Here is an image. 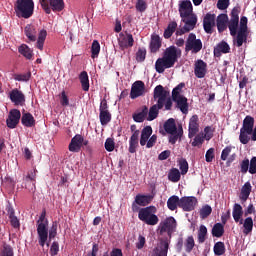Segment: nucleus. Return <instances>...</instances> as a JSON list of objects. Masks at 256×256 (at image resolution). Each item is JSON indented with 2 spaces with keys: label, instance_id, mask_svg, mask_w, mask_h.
<instances>
[{
  "label": "nucleus",
  "instance_id": "28",
  "mask_svg": "<svg viewBox=\"0 0 256 256\" xmlns=\"http://www.w3.org/2000/svg\"><path fill=\"white\" fill-rule=\"evenodd\" d=\"M140 131H136L135 133H132V136L129 140V153H137V147H139V135Z\"/></svg>",
  "mask_w": 256,
  "mask_h": 256
},
{
  "label": "nucleus",
  "instance_id": "2",
  "mask_svg": "<svg viewBox=\"0 0 256 256\" xmlns=\"http://www.w3.org/2000/svg\"><path fill=\"white\" fill-rule=\"evenodd\" d=\"M167 95H169V92L165 90L163 85H157L154 88L153 99L157 101V103L152 105L148 110L147 121H155V119L159 117V110L163 109Z\"/></svg>",
  "mask_w": 256,
  "mask_h": 256
},
{
  "label": "nucleus",
  "instance_id": "50",
  "mask_svg": "<svg viewBox=\"0 0 256 256\" xmlns=\"http://www.w3.org/2000/svg\"><path fill=\"white\" fill-rule=\"evenodd\" d=\"M58 227H59V225H58L57 221L52 222V226L48 230L49 243H51L52 239H55L57 237V229H58Z\"/></svg>",
  "mask_w": 256,
  "mask_h": 256
},
{
  "label": "nucleus",
  "instance_id": "39",
  "mask_svg": "<svg viewBox=\"0 0 256 256\" xmlns=\"http://www.w3.org/2000/svg\"><path fill=\"white\" fill-rule=\"evenodd\" d=\"M79 81L81 83V87L83 91H89V74H87V71H82L79 75Z\"/></svg>",
  "mask_w": 256,
  "mask_h": 256
},
{
  "label": "nucleus",
  "instance_id": "55",
  "mask_svg": "<svg viewBox=\"0 0 256 256\" xmlns=\"http://www.w3.org/2000/svg\"><path fill=\"white\" fill-rule=\"evenodd\" d=\"M179 169L181 171V175H187L189 171V163L186 159H181L179 161Z\"/></svg>",
  "mask_w": 256,
  "mask_h": 256
},
{
  "label": "nucleus",
  "instance_id": "31",
  "mask_svg": "<svg viewBox=\"0 0 256 256\" xmlns=\"http://www.w3.org/2000/svg\"><path fill=\"white\" fill-rule=\"evenodd\" d=\"M134 201L140 207H147V205H149L151 203V201H153V196L137 194Z\"/></svg>",
  "mask_w": 256,
  "mask_h": 256
},
{
  "label": "nucleus",
  "instance_id": "41",
  "mask_svg": "<svg viewBox=\"0 0 256 256\" xmlns=\"http://www.w3.org/2000/svg\"><path fill=\"white\" fill-rule=\"evenodd\" d=\"M99 119H100L101 125L103 126L109 125L112 119L111 112H109V110L100 111Z\"/></svg>",
  "mask_w": 256,
  "mask_h": 256
},
{
  "label": "nucleus",
  "instance_id": "42",
  "mask_svg": "<svg viewBox=\"0 0 256 256\" xmlns=\"http://www.w3.org/2000/svg\"><path fill=\"white\" fill-rule=\"evenodd\" d=\"M247 35H248V32H245L243 30H238V33L236 36V47H243V43H247Z\"/></svg>",
  "mask_w": 256,
  "mask_h": 256
},
{
  "label": "nucleus",
  "instance_id": "62",
  "mask_svg": "<svg viewBox=\"0 0 256 256\" xmlns=\"http://www.w3.org/2000/svg\"><path fill=\"white\" fill-rule=\"evenodd\" d=\"M104 147L106 151L111 153V151L115 150V141H113V138H107L104 144Z\"/></svg>",
  "mask_w": 256,
  "mask_h": 256
},
{
  "label": "nucleus",
  "instance_id": "44",
  "mask_svg": "<svg viewBox=\"0 0 256 256\" xmlns=\"http://www.w3.org/2000/svg\"><path fill=\"white\" fill-rule=\"evenodd\" d=\"M45 39H47V30L42 29L39 32L38 40H37V43H36V47L40 51H43V45H45Z\"/></svg>",
  "mask_w": 256,
  "mask_h": 256
},
{
  "label": "nucleus",
  "instance_id": "63",
  "mask_svg": "<svg viewBox=\"0 0 256 256\" xmlns=\"http://www.w3.org/2000/svg\"><path fill=\"white\" fill-rule=\"evenodd\" d=\"M205 143V138L201 135H196L192 142V147H201Z\"/></svg>",
  "mask_w": 256,
  "mask_h": 256
},
{
  "label": "nucleus",
  "instance_id": "61",
  "mask_svg": "<svg viewBox=\"0 0 256 256\" xmlns=\"http://www.w3.org/2000/svg\"><path fill=\"white\" fill-rule=\"evenodd\" d=\"M213 159H215V148H210L205 154L206 163H212Z\"/></svg>",
  "mask_w": 256,
  "mask_h": 256
},
{
  "label": "nucleus",
  "instance_id": "60",
  "mask_svg": "<svg viewBox=\"0 0 256 256\" xmlns=\"http://www.w3.org/2000/svg\"><path fill=\"white\" fill-rule=\"evenodd\" d=\"M136 10L139 11V13H145V11H147V2H145V0H137Z\"/></svg>",
  "mask_w": 256,
  "mask_h": 256
},
{
  "label": "nucleus",
  "instance_id": "17",
  "mask_svg": "<svg viewBox=\"0 0 256 256\" xmlns=\"http://www.w3.org/2000/svg\"><path fill=\"white\" fill-rule=\"evenodd\" d=\"M119 47L122 51L125 49H129V47H133L135 45V39L133 38V34L127 33L125 35H121L118 40Z\"/></svg>",
  "mask_w": 256,
  "mask_h": 256
},
{
  "label": "nucleus",
  "instance_id": "57",
  "mask_svg": "<svg viewBox=\"0 0 256 256\" xmlns=\"http://www.w3.org/2000/svg\"><path fill=\"white\" fill-rule=\"evenodd\" d=\"M230 0H218L216 7L219 9V11H225L226 9H229Z\"/></svg>",
  "mask_w": 256,
  "mask_h": 256
},
{
  "label": "nucleus",
  "instance_id": "54",
  "mask_svg": "<svg viewBox=\"0 0 256 256\" xmlns=\"http://www.w3.org/2000/svg\"><path fill=\"white\" fill-rule=\"evenodd\" d=\"M213 133H215V128L211 127V126H206L204 128V139L206 141H211V139H213Z\"/></svg>",
  "mask_w": 256,
  "mask_h": 256
},
{
  "label": "nucleus",
  "instance_id": "47",
  "mask_svg": "<svg viewBox=\"0 0 256 256\" xmlns=\"http://www.w3.org/2000/svg\"><path fill=\"white\" fill-rule=\"evenodd\" d=\"M100 52H101V44H99V41L94 40L91 46V58L97 59V57H99Z\"/></svg>",
  "mask_w": 256,
  "mask_h": 256
},
{
  "label": "nucleus",
  "instance_id": "58",
  "mask_svg": "<svg viewBox=\"0 0 256 256\" xmlns=\"http://www.w3.org/2000/svg\"><path fill=\"white\" fill-rule=\"evenodd\" d=\"M0 256H13V247H11V245L4 244Z\"/></svg>",
  "mask_w": 256,
  "mask_h": 256
},
{
  "label": "nucleus",
  "instance_id": "25",
  "mask_svg": "<svg viewBox=\"0 0 256 256\" xmlns=\"http://www.w3.org/2000/svg\"><path fill=\"white\" fill-rule=\"evenodd\" d=\"M162 41L161 37L157 34H153L151 36L150 44H149V49L151 53H158L159 49L162 47Z\"/></svg>",
  "mask_w": 256,
  "mask_h": 256
},
{
  "label": "nucleus",
  "instance_id": "24",
  "mask_svg": "<svg viewBox=\"0 0 256 256\" xmlns=\"http://www.w3.org/2000/svg\"><path fill=\"white\" fill-rule=\"evenodd\" d=\"M229 21V16L227 14H220L216 18V27L218 33H223L227 31V23Z\"/></svg>",
  "mask_w": 256,
  "mask_h": 256
},
{
  "label": "nucleus",
  "instance_id": "11",
  "mask_svg": "<svg viewBox=\"0 0 256 256\" xmlns=\"http://www.w3.org/2000/svg\"><path fill=\"white\" fill-rule=\"evenodd\" d=\"M158 229L160 235H163V233H167L168 237H171V235L175 233V229H177V220H175L173 216L167 217L159 224Z\"/></svg>",
  "mask_w": 256,
  "mask_h": 256
},
{
  "label": "nucleus",
  "instance_id": "19",
  "mask_svg": "<svg viewBox=\"0 0 256 256\" xmlns=\"http://www.w3.org/2000/svg\"><path fill=\"white\" fill-rule=\"evenodd\" d=\"M83 147V136L81 134H76L68 146V149L71 153H79Z\"/></svg>",
  "mask_w": 256,
  "mask_h": 256
},
{
  "label": "nucleus",
  "instance_id": "1",
  "mask_svg": "<svg viewBox=\"0 0 256 256\" xmlns=\"http://www.w3.org/2000/svg\"><path fill=\"white\" fill-rule=\"evenodd\" d=\"M181 49L176 46H170L165 49L162 58H158L155 62V70L157 73H165V69L175 67V63L181 59Z\"/></svg>",
  "mask_w": 256,
  "mask_h": 256
},
{
  "label": "nucleus",
  "instance_id": "6",
  "mask_svg": "<svg viewBox=\"0 0 256 256\" xmlns=\"http://www.w3.org/2000/svg\"><path fill=\"white\" fill-rule=\"evenodd\" d=\"M253 129H255V118L251 115H247L240 129L239 141L242 145H247L249 141H251V136L249 135L253 133Z\"/></svg>",
  "mask_w": 256,
  "mask_h": 256
},
{
  "label": "nucleus",
  "instance_id": "45",
  "mask_svg": "<svg viewBox=\"0 0 256 256\" xmlns=\"http://www.w3.org/2000/svg\"><path fill=\"white\" fill-rule=\"evenodd\" d=\"M26 183H29V181L32 183V188L31 189H35V183L37 181V169H32L29 170L26 178H25Z\"/></svg>",
  "mask_w": 256,
  "mask_h": 256
},
{
  "label": "nucleus",
  "instance_id": "38",
  "mask_svg": "<svg viewBox=\"0 0 256 256\" xmlns=\"http://www.w3.org/2000/svg\"><path fill=\"white\" fill-rule=\"evenodd\" d=\"M175 31H177V23L175 21H172L168 24L167 28L164 30V34H163L164 39H171Z\"/></svg>",
  "mask_w": 256,
  "mask_h": 256
},
{
  "label": "nucleus",
  "instance_id": "7",
  "mask_svg": "<svg viewBox=\"0 0 256 256\" xmlns=\"http://www.w3.org/2000/svg\"><path fill=\"white\" fill-rule=\"evenodd\" d=\"M156 213L157 208L155 206L140 208L138 213V219L146 225L155 226L157 225V223H159V217L155 215Z\"/></svg>",
  "mask_w": 256,
  "mask_h": 256
},
{
  "label": "nucleus",
  "instance_id": "4",
  "mask_svg": "<svg viewBox=\"0 0 256 256\" xmlns=\"http://www.w3.org/2000/svg\"><path fill=\"white\" fill-rule=\"evenodd\" d=\"M34 10L35 2L33 0H17L14 4V11L17 17H22L23 19L33 17Z\"/></svg>",
  "mask_w": 256,
  "mask_h": 256
},
{
  "label": "nucleus",
  "instance_id": "37",
  "mask_svg": "<svg viewBox=\"0 0 256 256\" xmlns=\"http://www.w3.org/2000/svg\"><path fill=\"white\" fill-rule=\"evenodd\" d=\"M252 189L253 187L251 186V182H245L241 189L240 199H242V201H247L249 199V195H251Z\"/></svg>",
  "mask_w": 256,
  "mask_h": 256
},
{
  "label": "nucleus",
  "instance_id": "18",
  "mask_svg": "<svg viewBox=\"0 0 256 256\" xmlns=\"http://www.w3.org/2000/svg\"><path fill=\"white\" fill-rule=\"evenodd\" d=\"M194 75L197 79H203L207 75V63L199 59L194 64Z\"/></svg>",
  "mask_w": 256,
  "mask_h": 256
},
{
  "label": "nucleus",
  "instance_id": "30",
  "mask_svg": "<svg viewBox=\"0 0 256 256\" xmlns=\"http://www.w3.org/2000/svg\"><path fill=\"white\" fill-rule=\"evenodd\" d=\"M153 135V128L151 126H145L141 131L140 136V145L141 147H145L147 145V141H149V137Z\"/></svg>",
  "mask_w": 256,
  "mask_h": 256
},
{
  "label": "nucleus",
  "instance_id": "46",
  "mask_svg": "<svg viewBox=\"0 0 256 256\" xmlns=\"http://www.w3.org/2000/svg\"><path fill=\"white\" fill-rule=\"evenodd\" d=\"M198 243L203 244L207 241V226L200 225L198 230Z\"/></svg>",
  "mask_w": 256,
  "mask_h": 256
},
{
  "label": "nucleus",
  "instance_id": "48",
  "mask_svg": "<svg viewBox=\"0 0 256 256\" xmlns=\"http://www.w3.org/2000/svg\"><path fill=\"white\" fill-rule=\"evenodd\" d=\"M213 251H214V255H217V256L225 255V251H226L225 243L221 241L216 242L214 244Z\"/></svg>",
  "mask_w": 256,
  "mask_h": 256
},
{
  "label": "nucleus",
  "instance_id": "32",
  "mask_svg": "<svg viewBox=\"0 0 256 256\" xmlns=\"http://www.w3.org/2000/svg\"><path fill=\"white\" fill-rule=\"evenodd\" d=\"M24 32L29 41H37V28L35 25L28 24L24 28Z\"/></svg>",
  "mask_w": 256,
  "mask_h": 256
},
{
  "label": "nucleus",
  "instance_id": "8",
  "mask_svg": "<svg viewBox=\"0 0 256 256\" xmlns=\"http://www.w3.org/2000/svg\"><path fill=\"white\" fill-rule=\"evenodd\" d=\"M178 11L181 21L197 22V14L193 13V4L191 3V0L179 1Z\"/></svg>",
  "mask_w": 256,
  "mask_h": 256
},
{
  "label": "nucleus",
  "instance_id": "10",
  "mask_svg": "<svg viewBox=\"0 0 256 256\" xmlns=\"http://www.w3.org/2000/svg\"><path fill=\"white\" fill-rule=\"evenodd\" d=\"M203 49V42L201 39H197V35L195 33H190L185 43V52L197 54Z\"/></svg>",
  "mask_w": 256,
  "mask_h": 256
},
{
  "label": "nucleus",
  "instance_id": "36",
  "mask_svg": "<svg viewBox=\"0 0 256 256\" xmlns=\"http://www.w3.org/2000/svg\"><path fill=\"white\" fill-rule=\"evenodd\" d=\"M18 52L20 53V55L25 57V59H28V60L33 59V50H31V48H29L27 44L20 45L18 47Z\"/></svg>",
  "mask_w": 256,
  "mask_h": 256
},
{
  "label": "nucleus",
  "instance_id": "15",
  "mask_svg": "<svg viewBox=\"0 0 256 256\" xmlns=\"http://www.w3.org/2000/svg\"><path fill=\"white\" fill-rule=\"evenodd\" d=\"M217 16L208 12L203 18V29L205 33L211 35L213 33V27H215V21Z\"/></svg>",
  "mask_w": 256,
  "mask_h": 256
},
{
  "label": "nucleus",
  "instance_id": "40",
  "mask_svg": "<svg viewBox=\"0 0 256 256\" xmlns=\"http://www.w3.org/2000/svg\"><path fill=\"white\" fill-rule=\"evenodd\" d=\"M225 233V226L222 223H216L214 224L213 228H212V236L213 237H223Z\"/></svg>",
  "mask_w": 256,
  "mask_h": 256
},
{
  "label": "nucleus",
  "instance_id": "35",
  "mask_svg": "<svg viewBox=\"0 0 256 256\" xmlns=\"http://www.w3.org/2000/svg\"><path fill=\"white\" fill-rule=\"evenodd\" d=\"M243 230L242 233L243 235H251L253 233V218L252 217H247L245 220H243Z\"/></svg>",
  "mask_w": 256,
  "mask_h": 256
},
{
  "label": "nucleus",
  "instance_id": "21",
  "mask_svg": "<svg viewBox=\"0 0 256 256\" xmlns=\"http://www.w3.org/2000/svg\"><path fill=\"white\" fill-rule=\"evenodd\" d=\"M188 137L189 139H193L194 135L199 133V116L196 114L193 115L189 120V129H188Z\"/></svg>",
  "mask_w": 256,
  "mask_h": 256
},
{
  "label": "nucleus",
  "instance_id": "43",
  "mask_svg": "<svg viewBox=\"0 0 256 256\" xmlns=\"http://www.w3.org/2000/svg\"><path fill=\"white\" fill-rule=\"evenodd\" d=\"M168 179L172 183H179L181 181V172H179V169L172 168L168 174Z\"/></svg>",
  "mask_w": 256,
  "mask_h": 256
},
{
  "label": "nucleus",
  "instance_id": "22",
  "mask_svg": "<svg viewBox=\"0 0 256 256\" xmlns=\"http://www.w3.org/2000/svg\"><path fill=\"white\" fill-rule=\"evenodd\" d=\"M6 213L10 219V225H12L14 229H19L21 227V223L19 222V218L15 216V209L11 204L6 206Z\"/></svg>",
  "mask_w": 256,
  "mask_h": 256
},
{
  "label": "nucleus",
  "instance_id": "14",
  "mask_svg": "<svg viewBox=\"0 0 256 256\" xmlns=\"http://www.w3.org/2000/svg\"><path fill=\"white\" fill-rule=\"evenodd\" d=\"M145 95V82L138 80L132 84L130 91V99H137Z\"/></svg>",
  "mask_w": 256,
  "mask_h": 256
},
{
  "label": "nucleus",
  "instance_id": "27",
  "mask_svg": "<svg viewBox=\"0 0 256 256\" xmlns=\"http://www.w3.org/2000/svg\"><path fill=\"white\" fill-rule=\"evenodd\" d=\"M167 253H169V240L161 239L160 250L159 248H155L154 254L152 256H167Z\"/></svg>",
  "mask_w": 256,
  "mask_h": 256
},
{
  "label": "nucleus",
  "instance_id": "23",
  "mask_svg": "<svg viewBox=\"0 0 256 256\" xmlns=\"http://www.w3.org/2000/svg\"><path fill=\"white\" fill-rule=\"evenodd\" d=\"M184 23V26L180 29L176 30V35L181 36L185 35V33H189V31H193L195 29L197 22L195 20H181Z\"/></svg>",
  "mask_w": 256,
  "mask_h": 256
},
{
  "label": "nucleus",
  "instance_id": "5",
  "mask_svg": "<svg viewBox=\"0 0 256 256\" xmlns=\"http://www.w3.org/2000/svg\"><path fill=\"white\" fill-rule=\"evenodd\" d=\"M164 131L169 135L168 140L171 145H175L183 137V126L177 128L175 119L170 118L164 123Z\"/></svg>",
  "mask_w": 256,
  "mask_h": 256
},
{
  "label": "nucleus",
  "instance_id": "13",
  "mask_svg": "<svg viewBox=\"0 0 256 256\" xmlns=\"http://www.w3.org/2000/svg\"><path fill=\"white\" fill-rule=\"evenodd\" d=\"M9 99L14 105H19L20 107L25 105V94L17 88H14L9 92Z\"/></svg>",
  "mask_w": 256,
  "mask_h": 256
},
{
  "label": "nucleus",
  "instance_id": "59",
  "mask_svg": "<svg viewBox=\"0 0 256 256\" xmlns=\"http://www.w3.org/2000/svg\"><path fill=\"white\" fill-rule=\"evenodd\" d=\"M15 81H29L31 79V72L24 74H14Z\"/></svg>",
  "mask_w": 256,
  "mask_h": 256
},
{
  "label": "nucleus",
  "instance_id": "34",
  "mask_svg": "<svg viewBox=\"0 0 256 256\" xmlns=\"http://www.w3.org/2000/svg\"><path fill=\"white\" fill-rule=\"evenodd\" d=\"M167 207L170 211H175L177 207H181V199L177 195H173L167 200Z\"/></svg>",
  "mask_w": 256,
  "mask_h": 256
},
{
  "label": "nucleus",
  "instance_id": "51",
  "mask_svg": "<svg viewBox=\"0 0 256 256\" xmlns=\"http://www.w3.org/2000/svg\"><path fill=\"white\" fill-rule=\"evenodd\" d=\"M239 27V20H230L228 24V28L230 31V35L235 37L237 35V29Z\"/></svg>",
  "mask_w": 256,
  "mask_h": 256
},
{
  "label": "nucleus",
  "instance_id": "49",
  "mask_svg": "<svg viewBox=\"0 0 256 256\" xmlns=\"http://www.w3.org/2000/svg\"><path fill=\"white\" fill-rule=\"evenodd\" d=\"M135 57L138 63H143L147 57V49L145 47L138 48Z\"/></svg>",
  "mask_w": 256,
  "mask_h": 256
},
{
  "label": "nucleus",
  "instance_id": "12",
  "mask_svg": "<svg viewBox=\"0 0 256 256\" xmlns=\"http://www.w3.org/2000/svg\"><path fill=\"white\" fill-rule=\"evenodd\" d=\"M19 121H21V111L19 109H12L8 114V118L6 119V125L9 129H15L17 125H19Z\"/></svg>",
  "mask_w": 256,
  "mask_h": 256
},
{
  "label": "nucleus",
  "instance_id": "33",
  "mask_svg": "<svg viewBox=\"0 0 256 256\" xmlns=\"http://www.w3.org/2000/svg\"><path fill=\"white\" fill-rule=\"evenodd\" d=\"M21 123L24 127H35V117L29 112L23 113Z\"/></svg>",
  "mask_w": 256,
  "mask_h": 256
},
{
  "label": "nucleus",
  "instance_id": "26",
  "mask_svg": "<svg viewBox=\"0 0 256 256\" xmlns=\"http://www.w3.org/2000/svg\"><path fill=\"white\" fill-rule=\"evenodd\" d=\"M232 216L235 223L243 225V206L241 204L236 203L233 205Z\"/></svg>",
  "mask_w": 256,
  "mask_h": 256
},
{
  "label": "nucleus",
  "instance_id": "29",
  "mask_svg": "<svg viewBox=\"0 0 256 256\" xmlns=\"http://www.w3.org/2000/svg\"><path fill=\"white\" fill-rule=\"evenodd\" d=\"M231 47L229 44L225 41H222L217 44V46L214 48V56L215 57H221V53L227 54L230 53Z\"/></svg>",
  "mask_w": 256,
  "mask_h": 256
},
{
  "label": "nucleus",
  "instance_id": "53",
  "mask_svg": "<svg viewBox=\"0 0 256 256\" xmlns=\"http://www.w3.org/2000/svg\"><path fill=\"white\" fill-rule=\"evenodd\" d=\"M211 213H213V208L209 205H205L200 210V217L201 219H207Z\"/></svg>",
  "mask_w": 256,
  "mask_h": 256
},
{
  "label": "nucleus",
  "instance_id": "3",
  "mask_svg": "<svg viewBox=\"0 0 256 256\" xmlns=\"http://www.w3.org/2000/svg\"><path fill=\"white\" fill-rule=\"evenodd\" d=\"M47 212L44 210L42 211L39 219L36 221V231L38 235V243L40 247H49V220L46 218Z\"/></svg>",
  "mask_w": 256,
  "mask_h": 256
},
{
  "label": "nucleus",
  "instance_id": "56",
  "mask_svg": "<svg viewBox=\"0 0 256 256\" xmlns=\"http://www.w3.org/2000/svg\"><path fill=\"white\" fill-rule=\"evenodd\" d=\"M185 87V83H180L178 84L173 90H172V98L175 97H183V95H181V92L183 91V88Z\"/></svg>",
  "mask_w": 256,
  "mask_h": 256
},
{
  "label": "nucleus",
  "instance_id": "20",
  "mask_svg": "<svg viewBox=\"0 0 256 256\" xmlns=\"http://www.w3.org/2000/svg\"><path fill=\"white\" fill-rule=\"evenodd\" d=\"M172 101L176 103L177 109H180L181 113L187 115L189 113V103L187 102V97L180 96L172 98Z\"/></svg>",
  "mask_w": 256,
  "mask_h": 256
},
{
  "label": "nucleus",
  "instance_id": "64",
  "mask_svg": "<svg viewBox=\"0 0 256 256\" xmlns=\"http://www.w3.org/2000/svg\"><path fill=\"white\" fill-rule=\"evenodd\" d=\"M249 168V173L251 175H255L256 173V157H252L251 160H250V167Z\"/></svg>",
  "mask_w": 256,
  "mask_h": 256
},
{
  "label": "nucleus",
  "instance_id": "16",
  "mask_svg": "<svg viewBox=\"0 0 256 256\" xmlns=\"http://www.w3.org/2000/svg\"><path fill=\"white\" fill-rule=\"evenodd\" d=\"M197 205V198L193 196H184L180 198V209L183 211H193Z\"/></svg>",
  "mask_w": 256,
  "mask_h": 256
},
{
  "label": "nucleus",
  "instance_id": "9",
  "mask_svg": "<svg viewBox=\"0 0 256 256\" xmlns=\"http://www.w3.org/2000/svg\"><path fill=\"white\" fill-rule=\"evenodd\" d=\"M40 5L47 15H51V10L61 13L65 9L63 0H40Z\"/></svg>",
  "mask_w": 256,
  "mask_h": 256
},
{
  "label": "nucleus",
  "instance_id": "52",
  "mask_svg": "<svg viewBox=\"0 0 256 256\" xmlns=\"http://www.w3.org/2000/svg\"><path fill=\"white\" fill-rule=\"evenodd\" d=\"M195 247V238L188 236L185 242L186 253H191Z\"/></svg>",
  "mask_w": 256,
  "mask_h": 256
}]
</instances>
